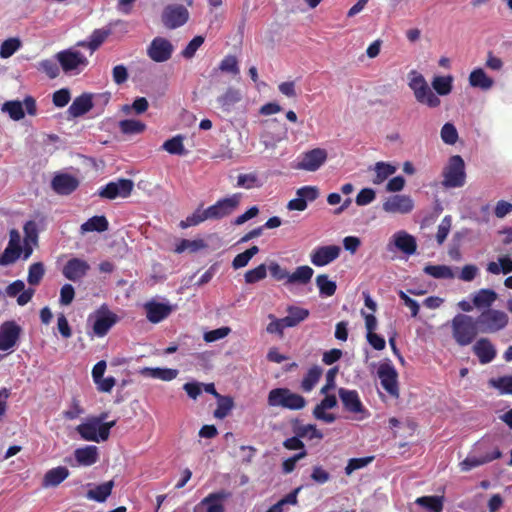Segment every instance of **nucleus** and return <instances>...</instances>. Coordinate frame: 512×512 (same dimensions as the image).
Listing matches in <instances>:
<instances>
[{
	"instance_id": "obj_27",
	"label": "nucleus",
	"mask_w": 512,
	"mask_h": 512,
	"mask_svg": "<svg viewBox=\"0 0 512 512\" xmlns=\"http://www.w3.org/2000/svg\"><path fill=\"white\" fill-rule=\"evenodd\" d=\"M92 107V95L84 93L73 100L68 108V113L71 117L76 118L86 114Z\"/></svg>"
},
{
	"instance_id": "obj_2",
	"label": "nucleus",
	"mask_w": 512,
	"mask_h": 512,
	"mask_svg": "<svg viewBox=\"0 0 512 512\" xmlns=\"http://www.w3.org/2000/svg\"><path fill=\"white\" fill-rule=\"evenodd\" d=\"M105 414L100 417L88 418L85 422L76 427L77 433L85 441L101 442L108 439L110 429L115 425V421L104 422Z\"/></svg>"
},
{
	"instance_id": "obj_26",
	"label": "nucleus",
	"mask_w": 512,
	"mask_h": 512,
	"mask_svg": "<svg viewBox=\"0 0 512 512\" xmlns=\"http://www.w3.org/2000/svg\"><path fill=\"white\" fill-rule=\"evenodd\" d=\"M242 100V93L239 89L229 87L223 94L217 97L216 104L224 113H230L233 107Z\"/></svg>"
},
{
	"instance_id": "obj_50",
	"label": "nucleus",
	"mask_w": 512,
	"mask_h": 512,
	"mask_svg": "<svg viewBox=\"0 0 512 512\" xmlns=\"http://www.w3.org/2000/svg\"><path fill=\"white\" fill-rule=\"evenodd\" d=\"M208 219H210V218L208 216L207 209H205V210L197 209L196 211H194V213L189 215L185 220L181 221L179 226L182 229H185L190 226H196Z\"/></svg>"
},
{
	"instance_id": "obj_54",
	"label": "nucleus",
	"mask_w": 512,
	"mask_h": 512,
	"mask_svg": "<svg viewBox=\"0 0 512 512\" xmlns=\"http://www.w3.org/2000/svg\"><path fill=\"white\" fill-rule=\"evenodd\" d=\"M372 461L373 456L352 458L348 461V464H346L345 466V474L349 476L354 471L366 467L368 464L372 463Z\"/></svg>"
},
{
	"instance_id": "obj_37",
	"label": "nucleus",
	"mask_w": 512,
	"mask_h": 512,
	"mask_svg": "<svg viewBox=\"0 0 512 512\" xmlns=\"http://www.w3.org/2000/svg\"><path fill=\"white\" fill-rule=\"evenodd\" d=\"M113 488L112 480L105 482L103 484H99L94 488L88 490L87 498L94 500L96 502H105V500L111 495V491Z\"/></svg>"
},
{
	"instance_id": "obj_25",
	"label": "nucleus",
	"mask_w": 512,
	"mask_h": 512,
	"mask_svg": "<svg viewBox=\"0 0 512 512\" xmlns=\"http://www.w3.org/2000/svg\"><path fill=\"white\" fill-rule=\"evenodd\" d=\"M472 350L481 364L492 362L497 355L495 346L488 338H480L477 340Z\"/></svg>"
},
{
	"instance_id": "obj_28",
	"label": "nucleus",
	"mask_w": 512,
	"mask_h": 512,
	"mask_svg": "<svg viewBox=\"0 0 512 512\" xmlns=\"http://www.w3.org/2000/svg\"><path fill=\"white\" fill-rule=\"evenodd\" d=\"M497 300V293L492 289H480L473 294L472 302L477 309H492L491 306Z\"/></svg>"
},
{
	"instance_id": "obj_55",
	"label": "nucleus",
	"mask_w": 512,
	"mask_h": 512,
	"mask_svg": "<svg viewBox=\"0 0 512 512\" xmlns=\"http://www.w3.org/2000/svg\"><path fill=\"white\" fill-rule=\"evenodd\" d=\"M20 46L21 42L17 38L5 40L0 47V57L9 58L20 48Z\"/></svg>"
},
{
	"instance_id": "obj_8",
	"label": "nucleus",
	"mask_w": 512,
	"mask_h": 512,
	"mask_svg": "<svg viewBox=\"0 0 512 512\" xmlns=\"http://www.w3.org/2000/svg\"><path fill=\"white\" fill-rule=\"evenodd\" d=\"M383 389L392 397H399L398 373L390 362H383L377 370Z\"/></svg>"
},
{
	"instance_id": "obj_63",
	"label": "nucleus",
	"mask_w": 512,
	"mask_h": 512,
	"mask_svg": "<svg viewBox=\"0 0 512 512\" xmlns=\"http://www.w3.org/2000/svg\"><path fill=\"white\" fill-rule=\"evenodd\" d=\"M149 107V103L145 97H138L134 100L131 106L125 105L123 111L129 113L134 110L136 114L144 113Z\"/></svg>"
},
{
	"instance_id": "obj_22",
	"label": "nucleus",
	"mask_w": 512,
	"mask_h": 512,
	"mask_svg": "<svg viewBox=\"0 0 512 512\" xmlns=\"http://www.w3.org/2000/svg\"><path fill=\"white\" fill-rule=\"evenodd\" d=\"M394 245L406 255H413L417 250V242L414 236L401 230L393 234L388 246Z\"/></svg>"
},
{
	"instance_id": "obj_18",
	"label": "nucleus",
	"mask_w": 512,
	"mask_h": 512,
	"mask_svg": "<svg viewBox=\"0 0 512 512\" xmlns=\"http://www.w3.org/2000/svg\"><path fill=\"white\" fill-rule=\"evenodd\" d=\"M382 208L387 213L408 214L414 209V201L409 195L397 194L388 197Z\"/></svg>"
},
{
	"instance_id": "obj_14",
	"label": "nucleus",
	"mask_w": 512,
	"mask_h": 512,
	"mask_svg": "<svg viewBox=\"0 0 512 512\" xmlns=\"http://www.w3.org/2000/svg\"><path fill=\"white\" fill-rule=\"evenodd\" d=\"M295 436L286 439L284 441L285 448H305V445L301 441V439H321L323 437L322 433L317 430L315 425H297L294 428Z\"/></svg>"
},
{
	"instance_id": "obj_44",
	"label": "nucleus",
	"mask_w": 512,
	"mask_h": 512,
	"mask_svg": "<svg viewBox=\"0 0 512 512\" xmlns=\"http://www.w3.org/2000/svg\"><path fill=\"white\" fill-rule=\"evenodd\" d=\"M236 186L245 189L259 188L262 186V181L255 172L239 174Z\"/></svg>"
},
{
	"instance_id": "obj_40",
	"label": "nucleus",
	"mask_w": 512,
	"mask_h": 512,
	"mask_svg": "<svg viewBox=\"0 0 512 512\" xmlns=\"http://www.w3.org/2000/svg\"><path fill=\"white\" fill-rule=\"evenodd\" d=\"M375 178L372 180L374 184L383 183L389 176L396 172V167L385 162H377L374 166Z\"/></svg>"
},
{
	"instance_id": "obj_16",
	"label": "nucleus",
	"mask_w": 512,
	"mask_h": 512,
	"mask_svg": "<svg viewBox=\"0 0 512 512\" xmlns=\"http://www.w3.org/2000/svg\"><path fill=\"white\" fill-rule=\"evenodd\" d=\"M338 394L346 411L360 415L356 419L361 420L367 416V411L364 408L357 391L340 388L338 390Z\"/></svg>"
},
{
	"instance_id": "obj_51",
	"label": "nucleus",
	"mask_w": 512,
	"mask_h": 512,
	"mask_svg": "<svg viewBox=\"0 0 512 512\" xmlns=\"http://www.w3.org/2000/svg\"><path fill=\"white\" fill-rule=\"evenodd\" d=\"M267 276V266L265 264H260L254 269L248 270L244 279L247 284H254L265 279Z\"/></svg>"
},
{
	"instance_id": "obj_13",
	"label": "nucleus",
	"mask_w": 512,
	"mask_h": 512,
	"mask_svg": "<svg viewBox=\"0 0 512 512\" xmlns=\"http://www.w3.org/2000/svg\"><path fill=\"white\" fill-rule=\"evenodd\" d=\"M22 328L15 321H5L0 325V351L13 350L17 345Z\"/></svg>"
},
{
	"instance_id": "obj_59",
	"label": "nucleus",
	"mask_w": 512,
	"mask_h": 512,
	"mask_svg": "<svg viewBox=\"0 0 512 512\" xmlns=\"http://www.w3.org/2000/svg\"><path fill=\"white\" fill-rule=\"evenodd\" d=\"M311 480L317 485H324L330 480V473L322 466L312 467Z\"/></svg>"
},
{
	"instance_id": "obj_39",
	"label": "nucleus",
	"mask_w": 512,
	"mask_h": 512,
	"mask_svg": "<svg viewBox=\"0 0 512 512\" xmlns=\"http://www.w3.org/2000/svg\"><path fill=\"white\" fill-rule=\"evenodd\" d=\"M217 408L214 411V417L224 419L234 407V400L231 396L220 395L217 398Z\"/></svg>"
},
{
	"instance_id": "obj_20",
	"label": "nucleus",
	"mask_w": 512,
	"mask_h": 512,
	"mask_svg": "<svg viewBox=\"0 0 512 512\" xmlns=\"http://www.w3.org/2000/svg\"><path fill=\"white\" fill-rule=\"evenodd\" d=\"M340 252L341 248L337 245L321 246L312 251L310 259L313 265L322 267L337 259Z\"/></svg>"
},
{
	"instance_id": "obj_3",
	"label": "nucleus",
	"mask_w": 512,
	"mask_h": 512,
	"mask_svg": "<svg viewBox=\"0 0 512 512\" xmlns=\"http://www.w3.org/2000/svg\"><path fill=\"white\" fill-rule=\"evenodd\" d=\"M408 86L413 91L416 101L420 104L429 108L440 106V98L431 90L421 73L416 70L410 71L408 73Z\"/></svg>"
},
{
	"instance_id": "obj_21",
	"label": "nucleus",
	"mask_w": 512,
	"mask_h": 512,
	"mask_svg": "<svg viewBox=\"0 0 512 512\" xmlns=\"http://www.w3.org/2000/svg\"><path fill=\"white\" fill-rule=\"evenodd\" d=\"M89 270L90 265L87 261L80 258H72L64 265L62 274L68 280L76 282L86 276Z\"/></svg>"
},
{
	"instance_id": "obj_34",
	"label": "nucleus",
	"mask_w": 512,
	"mask_h": 512,
	"mask_svg": "<svg viewBox=\"0 0 512 512\" xmlns=\"http://www.w3.org/2000/svg\"><path fill=\"white\" fill-rule=\"evenodd\" d=\"M415 504L429 512H442V509H444V497L421 496L415 499Z\"/></svg>"
},
{
	"instance_id": "obj_56",
	"label": "nucleus",
	"mask_w": 512,
	"mask_h": 512,
	"mask_svg": "<svg viewBox=\"0 0 512 512\" xmlns=\"http://www.w3.org/2000/svg\"><path fill=\"white\" fill-rule=\"evenodd\" d=\"M107 35L105 31L95 30L89 42H79L78 46L88 47L93 52L104 42Z\"/></svg>"
},
{
	"instance_id": "obj_64",
	"label": "nucleus",
	"mask_w": 512,
	"mask_h": 512,
	"mask_svg": "<svg viewBox=\"0 0 512 512\" xmlns=\"http://www.w3.org/2000/svg\"><path fill=\"white\" fill-rule=\"evenodd\" d=\"M22 250H17L11 247H6L0 257V265H9L14 263L21 255Z\"/></svg>"
},
{
	"instance_id": "obj_33",
	"label": "nucleus",
	"mask_w": 512,
	"mask_h": 512,
	"mask_svg": "<svg viewBox=\"0 0 512 512\" xmlns=\"http://www.w3.org/2000/svg\"><path fill=\"white\" fill-rule=\"evenodd\" d=\"M220 501L221 495L209 494L194 507V512H199L203 509H206V512H224V506Z\"/></svg>"
},
{
	"instance_id": "obj_60",
	"label": "nucleus",
	"mask_w": 512,
	"mask_h": 512,
	"mask_svg": "<svg viewBox=\"0 0 512 512\" xmlns=\"http://www.w3.org/2000/svg\"><path fill=\"white\" fill-rule=\"evenodd\" d=\"M204 37L201 35L195 36L182 51V56L186 59L192 58L200 46L204 43Z\"/></svg>"
},
{
	"instance_id": "obj_6",
	"label": "nucleus",
	"mask_w": 512,
	"mask_h": 512,
	"mask_svg": "<svg viewBox=\"0 0 512 512\" xmlns=\"http://www.w3.org/2000/svg\"><path fill=\"white\" fill-rule=\"evenodd\" d=\"M443 185L448 188L462 187L465 183V164L461 156L454 155L443 172Z\"/></svg>"
},
{
	"instance_id": "obj_29",
	"label": "nucleus",
	"mask_w": 512,
	"mask_h": 512,
	"mask_svg": "<svg viewBox=\"0 0 512 512\" xmlns=\"http://www.w3.org/2000/svg\"><path fill=\"white\" fill-rule=\"evenodd\" d=\"M69 476L68 468L65 466H58L45 473L44 480H42V487H56L62 483Z\"/></svg>"
},
{
	"instance_id": "obj_4",
	"label": "nucleus",
	"mask_w": 512,
	"mask_h": 512,
	"mask_svg": "<svg viewBox=\"0 0 512 512\" xmlns=\"http://www.w3.org/2000/svg\"><path fill=\"white\" fill-rule=\"evenodd\" d=\"M476 320L480 333L494 334L507 327L509 316L506 312L493 308L483 310Z\"/></svg>"
},
{
	"instance_id": "obj_5",
	"label": "nucleus",
	"mask_w": 512,
	"mask_h": 512,
	"mask_svg": "<svg viewBox=\"0 0 512 512\" xmlns=\"http://www.w3.org/2000/svg\"><path fill=\"white\" fill-rule=\"evenodd\" d=\"M268 404L272 407L300 410L305 407L306 400L287 388H275L268 394Z\"/></svg>"
},
{
	"instance_id": "obj_41",
	"label": "nucleus",
	"mask_w": 512,
	"mask_h": 512,
	"mask_svg": "<svg viewBox=\"0 0 512 512\" xmlns=\"http://www.w3.org/2000/svg\"><path fill=\"white\" fill-rule=\"evenodd\" d=\"M423 271L436 279H452L454 278V273L449 266L446 265H427L424 267Z\"/></svg>"
},
{
	"instance_id": "obj_45",
	"label": "nucleus",
	"mask_w": 512,
	"mask_h": 512,
	"mask_svg": "<svg viewBox=\"0 0 512 512\" xmlns=\"http://www.w3.org/2000/svg\"><path fill=\"white\" fill-rule=\"evenodd\" d=\"M183 139L181 135L168 139L163 143L162 149L173 155H185L187 151L184 148Z\"/></svg>"
},
{
	"instance_id": "obj_47",
	"label": "nucleus",
	"mask_w": 512,
	"mask_h": 512,
	"mask_svg": "<svg viewBox=\"0 0 512 512\" xmlns=\"http://www.w3.org/2000/svg\"><path fill=\"white\" fill-rule=\"evenodd\" d=\"M489 386L499 390L500 394L512 395V375L492 378L488 382Z\"/></svg>"
},
{
	"instance_id": "obj_17",
	"label": "nucleus",
	"mask_w": 512,
	"mask_h": 512,
	"mask_svg": "<svg viewBox=\"0 0 512 512\" xmlns=\"http://www.w3.org/2000/svg\"><path fill=\"white\" fill-rule=\"evenodd\" d=\"M173 51L174 47L168 39L155 37L147 49V54L153 61L161 63L168 61Z\"/></svg>"
},
{
	"instance_id": "obj_35",
	"label": "nucleus",
	"mask_w": 512,
	"mask_h": 512,
	"mask_svg": "<svg viewBox=\"0 0 512 512\" xmlns=\"http://www.w3.org/2000/svg\"><path fill=\"white\" fill-rule=\"evenodd\" d=\"M109 223L105 216H93L83 223L80 227L81 233L104 232L108 229Z\"/></svg>"
},
{
	"instance_id": "obj_12",
	"label": "nucleus",
	"mask_w": 512,
	"mask_h": 512,
	"mask_svg": "<svg viewBox=\"0 0 512 512\" xmlns=\"http://www.w3.org/2000/svg\"><path fill=\"white\" fill-rule=\"evenodd\" d=\"M161 18L165 27L176 29L188 21L189 12L183 5L171 4L164 8Z\"/></svg>"
},
{
	"instance_id": "obj_62",
	"label": "nucleus",
	"mask_w": 512,
	"mask_h": 512,
	"mask_svg": "<svg viewBox=\"0 0 512 512\" xmlns=\"http://www.w3.org/2000/svg\"><path fill=\"white\" fill-rule=\"evenodd\" d=\"M376 198V193L372 188H363L356 196V204L358 206H365L373 202Z\"/></svg>"
},
{
	"instance_id": "obj_15",
	"label": "nucleus",
	"mask_w": 512,
	"mask_h": 512,
	"mask_svg": "<svg viewBox=\"0 0 512 512\" xmlns=\"http://www.w3.org/2000/svg\"><path fill=\"white\" fill-rule=\"evenodd\" d=\"M327 157L328 153L325 149L314 148L302 154L296 168L309 172L317 171L326 162Z\"/></svg>"
},
{
	"instance_id": "obj_24",
	"label": "nucleus",
	"mask_w": 512,
	"mask_h": 512,
	"mask_svg": "<svg viewBox=\"0 0 512 512\" xmlns=\"http://www.w3.org/2000/svg\"><path fill=\"white\" fill-rule=\"evenodd\" d=\"M144 309L146 317L151 323H159L171 314L173 307L169 304L149 301L144 304Z\"/></svg>"
},
{
	"instance_id": "obj_10",
	"label": "nucleus",
	"mask_w": 512,
	"mask_h": 512,
	"mask_svg": "<svg viewBox=\"0 0 512 512\" xmlns=\"http://www.w3.org/2000/svg\"><path fill=\"white\" fill-rule=\"evenodd\" d=\"M134 188V182L130 179L120 178L106 184L98 192L101 198L114 200L118 197L127 198Z\"/></svg>"
},
{
	"instance_id": "obj_11",
	"label": "nucleus",
	"mask_w": 512,
	"mask_h": 512,
	"mask_svg": "<svg viewBox=\"0 0 512 512\" xmlns=\"http://www.w3.org/2000/svg\"><path fill=\"white\" fill-rule=\"evenodd\" d=\"M240 201L241 194L239 193L218 200L214 205L207 208L209 218L219 220L231 215L238 208Z\"/></svg>"
},
{
	"instance_id": "obj_52",
	"label": "nucleus",
	"mask_w": 512,
	"mask_h": 512,
	"mask_svg": "<svg viewBox=\"0 0 512 512\" xmlns=\"http://www.w3.org/2000/svg\"><path fill=\"white\" fill-rule=\"evenodd\" d=\"M45 273L44 265L41 262H36L30 265L28 271L27 281L30 285H38Z\"/></svg>"
},
{
	"instance_id": "obj_36",
	"label": "nucleus",
	"mask_w": 512,
	"mask_h": 512,
	"mask_svg": "<svg viewBox=\"0 0 512 512\" xmlns=\"http://www.w3.org/2000/svg\"><path fill=\"white\" fill-rule=\"evenodd\" d=\"M313 269L307 265L299 266L293 273H289L287 284H302L305 285L310 282L313 276Z\"/></svg>"
},
{
	"instance_id": "obj_53",
	"label": "nucleus",
	"mask_w": 512,
	"mask_h": 512,
	"mask_svg": "<svg viewBox=\"0 0 512 512\" xmlns=\"http://www.w3.org/2000/svg\"><path fill=\"white\" fill-rule=\"evenodd\" d=\"M441 139L445 144L454 145L458 140V132L454 124L445 123L441 128Z\"/></svg>"
},
{
	"instance_id": "obj_23",
	"label": "nucleus",
	"mask_w": 512,
	"mask_h": 512,
	"mask_svg": "<svg viewBox=\"0 0 512 512\" xmlns=\"http://www.w3.org/2000/svg\"><path fill=\"white\" fill-rule=\"evenodd\" d=\"M78 186V179L66 173L57 174L51 182L52 189L59 195H69L74 192Z\"/></svg>"
},
{
	"instance_id": "obj_1",
	"label": "nucleus",
	"mask_w": 512,
	"mask_h": 512,
	"mask_svg": "<svg viewBox=\"0 0 512 512\" xmlns=\"http://www.w3.org/2000/svg\"><path fill=\"white\" fill-rule=\"evenodd\" d=\"M451 331L453 339L460 346H468L480 333L476 318L463 313H458L451 320Z\"/></svg>"
},
{
	"instance_id": "obj_32",
	"label": "nucleus",
	"mask_w": 512,
	"mask_h": 512,
	"mask_svg": "<svg viewBox=\"0 0 512 512\" xmlns=\"http://www.w3.org/2000/svg\"><path fill=\"white\" fill-rule=\"evenodd\" d=\"M501 453L500 450H494L493 455L491 457L483 456V457H477L475 455H469L460 462V469L461 472H468L480 465H483L493 459L500 458Z\"/></svg>"
},
{
	"instance_id": "obj_58",
	"label": "nucleus",
	"mask_w": 512,
	"mask_h": 512,
	"mask_svg": "<svg viewBox=\"0 0 512 512\" xmlns=\"http://www.w3.org/2000/svg\"><path fill=\"white\" fill-rule=\"evenodd\" d=\"M287 313L290 319L295 322V326L306 320L309 316V310L297 306H289Z\"/></svg>"
},
{
	"instance_id": "obj_30",
	"label": "nucleus",
	"mask_w": 512,
	"mask_h": 512,
	"mask_svg": "<svg viewBox=\"0 0 512 512\" xmlns=\"http://www.w3.org/2000/svg\"><path fill=\"white\" fill-rule=\"evenodd\" d=\"M178 370L177 369H171V368H151V367H144L140 370V374L145 377H150L154 379H160L163 381H171L175 379L178 376Z\"/></svg>"
},
{
	"instance_id": "obj_48",
	"label": "nucleus",
	"mask_w": 512,
	"mask_h": 512,
	"mask_svg": "<svg viewBox=\"0 0 512 512\" xmlns=\"http://www.w3.org/2000/svg\"><path fill=\"white\" fill-rule=\"evenodd\" d=\"M316 285L319 288L320 294L323 296H332L336 291V283L328 279L326 274H321L316 277Z\"/></svg>"
},
{
	"instance_id": "obj_38",
	"label": "nucleus",
	"mask_w": 512,
	"mask_h": 512,
	"mask_svg": "<svg viewBox=\"0 0 512 512\" xmlns=\"http://www.w3.org/2000/svg\"><path fill=\"white\" fill-rule=\"evenodd\" d=\"M432 87L436 91L437 96H446L452 91L453 77L451 75L435 76L432 80Z\"/></svg>"
},
{
	"instance_id": "obj_61",
	"label": "nucleus",
	"mask_w": 512,
	"mask_h": 512,
	"mask_svg": "<svg viewBox=\"0 0 512 512\" xmlns=\"http://www.w3.org/2000/svg\"><path fill=\"white\" fill-rule=\"evenodd\" d=\"M219 69L222 72L232 73L234 75L239 73L238 62L235 56H226L220 63Z\"/></svg>"
},
{
	"instance_id": "obj_46",
	"label": "nucleus",
	"mask_w": 512,
	"mask_h": 512,
	"mask_svg": "<svg viewBox=\"0 0 512 512\" xmlns=\"http://www.w3.org/2000/svg\"><path fill=\"white\" fill-rule=\"evenodd\" d=\"M119 128L122 133L133 135L142 133L146 125L139 120L126 119L119 122Z\"/></svg>"
},
{
	"instance_id": "obj_19",
	"label": "nucleus",
	"mask_w": 512,
	"mask_h": 512,
	"mask_svg": "<svg viewBox=\"0 0 512 512\" xmlns=\"http://www.w3.org/2000/svg\"><path fill=\"white\" fill-rule=\"evenodd\" d=\"M56 59L65 72H70L79 66H86L88 64L87 58L81 52L73 49L58 52Z\"/></svg>"
},
{
	"instance_id": "obj_7",
	"label": "nucleus",
	"mask_w": 512,
	"mask_h": 512,
	"mask_svg": "<svg viewBox=\"0 0 512 512\" xmlns=\"http://www.w3.org/2000/svg\"><path fill=\"white\" fill-rule=\"evenodd\" d=\"M92 320L94 335L103 337L118 322V316L103 305L94 314L89 316L88 321Z\"/></svg>"
},
{
	"instance_id": "obj_49",
	"label": "nucleus",
	"mask_w": 512,
	"mask_h": 512,
	"mask_svg": "<svg viewBox=\"0 0 512 512\" xmlns=\"http://www.w3.org/2000/svg\"><path fill=\"white\" fill-rule=\"evenodd\" d=\"M98 450H75V461L80 466H91L98 460Z\"/></svg>"
},
{
	"instance_id": "obj_31",
	"label": "nucleus",
	"mask_w": 512,
	"mask_h": 512,
	"mask_svg": "<svg viewBox=\"0 0 512 512\" xmlns=\"http://www.w3.org/2000/svg\"><path fill=\"white\" fill-rule=\"evenodd\" d=\"M469 84L482 90H489L494 85V80L489 77L482 68L474 69L469 75Z\"/></svg>"
},
{
	"instance_id": "obj_42",
	"label": "nucleus",
	"mask_w": 512,
	"mask_h": 512,
	"mask_svg": "<svg viewBox=\"0 0 512 512\" xmlns=\"http://www.w3.org/2000/svg\"><path fill=\"white\" fill-rule=\"evenodd\" d=\"M207 247V244L202 239H182L175 247V252L181 254L185 251L195 253Z\"/></svg>"
},
{
	"instance_id": "obj_57",
	"label": "nucleus",
	"mask_w": 512,
	"mask_h": 512,
	"mask_svg": "<svg viewBox=\"0 0 512 512\" xmlns=\"http://www.w3.org/2000/svg\"><path fill=\"white\" fill-rule=\"evenodd\" d=\"M452 225V220L450 216H445L441 223L438 226L436 240L439 245H442L446 240Z\"/></svg>"
},
{
	"instance_id": "obj_9",
	"label": "nucleus",
	"mask_w": 512,
	"mask_h": 512,
	"mask_svg": "<svg viewBox=\"0 0 512 512\" xmlns=\"http://www.w3.org/2000/svg\"><path fill=\"white\" fill-rule=\"evenodd\" d=\"M24 108L29 115H35L37 111L35 99L31 96H27L23 102L19 100L6 101L2 105L1 110L7 113L14 121H19L25 116Z\"/></svg>"
},
{
	"instance_id": "obj_43",
	"label": "nucleus",
	"mask_w": 512,
	"mask_h": 512,
	"mask_svg": "<svg viewBox=\"0 0 512 512\" xmlns=\"http://www.w3.org/2000/svg\"><path fill=\"white\" fill-rule=\"evenodd\" d=\"M322 372L323 370L319 366H313L310 368L301 382V388L305 392H310L319 381Z\"/></svg>"
}]
</instances>
